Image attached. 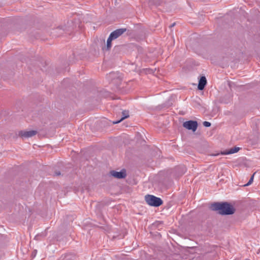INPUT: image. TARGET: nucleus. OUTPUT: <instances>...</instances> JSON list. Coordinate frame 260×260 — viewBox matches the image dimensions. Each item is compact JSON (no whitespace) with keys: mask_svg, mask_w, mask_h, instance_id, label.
<instances>
[{"mask_svg":"<svg viewBox=\"0 0 260 260\" xmlns=\"http://www.w3.org/2000/svg\"><path fill=\"white\" fill-rule=\"evenodd\" d=\"M37 134L35 131H29L22 133L21 136L25 138H30L35 136Z\"/></svg>","mask_w":260,"mask_h":260,"instance_id":"obj_7","label":"nucleus"},{"mask_svg":"<svg viewBox=\"0 0 260 260\" xmlns=\"http://www.w3.org/2000/svg\"><path fill=\"white\" fill-rule=\"evenodd\" d=\"M56 175H59L60 174V172L56 173Z\"/></svg>","mask_w":260,"mask_h":260,"instance_id":"obj_14","label":"nucleus"},{"mask_svg":"<svg viewBox=\"0 0 260 260\" xmlns=\"http://www.w3.org/2000/svg\"><path fill=\"white\" fill-rule=\"evenodd\" d=\"M126 30V29L120 28L114 30L111 33L110 36L113 38V40L117 39L122 34H123Z\"/></svg>","mask_w":260,"mask_h":260,"instance_id":"obj_5","label":"nucleus"},{"mask_svg":"<svg viewBox=\"0 0 260 260\" xmlns=\"http://www.w3.org/2000/svg\"><path fill=\"white\" fill-rule=\"evenodd\" d=\"M254 175V174L251 177V178H250L249 181L244 186H249V185H250L252 183V182L253 181Z\"/></svg>","mask_w":260,"mask_h":260,"instance_id":"obj_11","label":"nucleus"},{"mask_svg":"<svg viewBox=\"0 0 260 260\" xmlns=\"http://www.w3.org/2000/svg\"><path fill=\"white\" fill-rule=\"evenodd\" d=\"M206 84L207 80L206 77L205 76L201 77L199 82L198 86V89L200 90H203L205 88V86L206 85Z\"/></svg>","mask_w":260,"mask_h":260,"instance_id":"obj_6","label":"nucleus"},{"mask_svg":"<svg viewBox=\"0 0 260 260\" xmlns=\"http://www.w3.org/2000/svg\"><path fill=\"white\" fill-rule=\"evenodd\" d=\"M122 116H123L122 117V118L119 120L116 121H113V123H114V124L118 123L120 121H121L122 120L124 119L125 118H127L129 116L128 112L127 111H123V112H122Z\"/></svg>","mask_w":260,"mask_h":260,"instance_id":"obj_9","label":"nucleus"},{"mask_svg":"<svg viewBox=\"0 0 260 260\" xmlns=\"http://www.w3.org/2000/svg\"><path fill=\"white\" fill-rule=\"evenodd\" d=\"M211 209L213 211H218L222 215H231L234 213L233 207L227 203H215L212 204Z\"/></svg>","mask_w":260,"mask_h":260,"instance_id":"obj_1","label":"nucleus"},{"mask_svg":"<svg viewBox=\"0 0 260 260\" xmlns=\"http://www.w3.org/2000/svg\"><path fill=\"white\" fill-rule=\"evenodd\" d=\"M203 125L206 127H209L211 125V123L208 121H204L203 122Z\"/></svg>","mask_w":260,"mask_h":260,"instance_id":"obj_12","label":"nucleus"},{"mask_svg":"<svg viewBox=\"0 0 260 260\" xmlns=\"http://www.w3.org/2000/svg\"><path fill=\"white\" fill-rule=\"evenodd\" d=\"M146 203L151 206L158 207L162 204V200L153 195L147 194L145 197Z\"/></svg>","mask_w":260,"mask_h":260,"instance_id":"obj_2","label":"nucleus"},{"mask_svg":"<svg viewBox=\"0 0 260 260\" xmlns=\"http://www.w3.org/2000/svg\"><path fill=\"white\" fill-rule=\"evenodd\" d=\"M34 252V254H35H35H36V252L35 251Z\"/></svg>","mask_w":260,"mask_h":260,"instance_id":"obj_16","label":"nucleus"},{"mask_svg":"<svg viewBox=\"0 0 260 260\" xmlns=\"http://www.w3.org/2000/svg\"><path fill=\"white\" fill-rule=\"evenodd\" d=\"M34 252V254H35H35H36V252L35 251Z\"/></svg>","mask_w":260,"mask_h":260,"instance_id":"obj_17","label":"nucleus"},{"mask_svg":"<svg viewBox=\"0 0 260 260\" xmlns=\"http://www.w3.org/2000/svg\"><path fill=\"white\" fill-rule=\"evenodd\" d=\"M240 148L238 147H235L234 148H232L230 149L228 151H225L222 153L223 154H233L237 152L239 150Z\"/></svg>","mask_w":260,"mask_h":260,"instance_id":"obj_8","label":"nucleus"},{"mask_svg":"<svg viewBox=\"0 0 260 260\" xmlns=\"http://www.w3.org/2000/svg\"><path fill=\"white\" fill-rule=\"evenodd\" d=\"M39 237H40V235H37V236H36L35 237V239H37V240H39Z\"/></svg>","mask_w":260,"mask_h":260,"instance_id":"obj_13","label":"nucleus"},{"mask_svg":"<svg viewBox=\"0 0 260 260\" xmlns=\"http://www.w3.org/2000/svg\"><path fill=\"white\" fill-rule=\"evenodd\" d=\"M183 126L187 129L195 132L198 127V122L196 121L189 120L184 122Z\"/></svg>","mask_w":260,"mask_h":260,"instance_id":"obj_3","label":"nucleus"},{"mask_svg":"<svg viewBox=\"0 0 260 260\" xmlns=\"http://www.w3.org/2000/svg\"><path fill=\"white\" fill-rule=\"evenodd\" d=\"M110 173L111 176L118 179L124 178L126 176V171L124 169L121 170L120 172L111 171Z\"/></svg>","mask_w":260,"mask_h":260,"instance_id":"obj_4","label":"nucleus"},{"mask_svg":"<svg viewBox=\"0 0 260 260\" xmlns=\"http://www.w3.org/2000/svg\"><path fill=\"white\" fill-rule=\"evenodd\" d=\"M113 38L111 37L110 36H109L107 41V49H109L110 48H111V41L113 40Z\"/></svg>","mask_w":260,"mask_h":260,"instance_id":"obj_10","label":"nucleus"},{"mask_svg":"<svg viewBox=\"0 0 260 260\" xmlns=\"http://www.w3.org/2000/svg\"><path fill=\"white\" fill-rule=\"evenodd\" d=\"M174 25H175V23H173V24L171 25V26H174Z\"/></svg>","mask_w":260,"mask_h":260,"instance_id":"obj_15","label":"nucleus"}]
</instances>
